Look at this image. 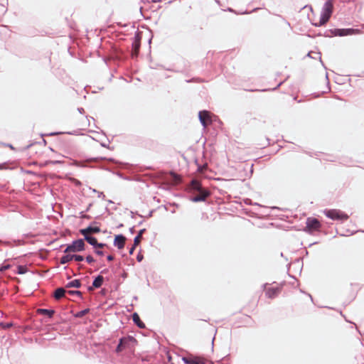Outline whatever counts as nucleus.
Returning a JSON list of instances; mask_svg holds the SVG:
<instances>
[{
    "label": "nucleus",
    "instance_id": "393cba45",
    "mask_svg": "<svg viewBox=\"0 0 364 364\" xmlns=\"http://www.w3.org/2000/svg\"><path fill=\"white\" fill-rule=\"evenodd\" d=\"M139 46H140V43L137 41H136L135 43H133V47H134V51L136 53L138 52V50L139 49Z\"/></svg>",
    "mask_w": 364,
    "mask_h": 364
},
{
    "label": "nucleus",
    "instance_id": "2f4dec72",
    "mask_svg": "<svg viewBox=\"0 0 364 364\" xmlns=\"http://www.w3.org/2000/svg\"><path fill=\"white\" fill-rule=\"evenodd\" d=\"M107 259L108 261H112L114 259V257L112 255H108Z\"/></svg>",
    "mask_w": 364,
    "mask_h": 364
},
{
    "label": "nucleus",
    "instance_id": "e433bc0d",
    "mask_svg": "<svg viewBox=\"0 0 364 364\" xmlns=\"http://www.w3.org/2000/svg\"><path fill=\"white\" fill-rule=\"evenodd\" d=\"M78 110L80 113H82L84 112V109L83 108H78Z\"/></svg>",
    "mask_w": 364,
    "mask_h": 364
},
{
    "label": "nucleus",
    "instance_id": "39448f33",
    "mask_svg": "<svg viewBox=\"0 0 364 364\" xmlns=\"http://www.w3.org/2000/svg\"><path fill=\"white\" fill-rule=\"evenodd\" d=\"M85 248V242L83 240L79 239L75 240L72 242L71 245H68L66 249L64 250V252H80L83 250Z\"/></svg>",
    "mask_w": 364,
    "mask_h": 364
},
{
    "label": "nucleus",
    "instance_id": "58836bf2",
    "mask_svg": "<svg viewBox=\"0 0 364 364\" xmlns=\"http://www.w3.org/2000/svg\"><path fill=\"white\" fill-rule=\"evenodd\" d=\"M174 178H176V180H178L179 178H178L177 176L174 175Z\"/></svg>",
    "mask_w": 364,
    "mask_h": 364
},
{
    "label": "nucleus",
    "instance_id": "4be33fe9",
    "mask_svg": "<svg viewBox=\"0 0 364 364\" xmlns=\"http://www.w3.org/2000/svg\"><path fill=\"white\" fill-rule=\"evenodd\" d=\"M87 230L88 232H90V234L91 233H97L100 231V229L99 227H91V226H89L87 228Z\"/></svg>",
    "mask_w": 364,
    "mask_h": 364
},
{
    "label": "nucleus",
    "instance_id": "c9c22d12",
    "mask_svg": "<svg viewBox=\"0 0 364 364\" xmlns=\"http://www.w3.org/2000/svg\"><path fill=\"white\" fill-rule=\"evenodd\" d=\"M141 259H142V256L138 255V256H137V260H138L139 262H140V261H141Z\"/></svg>",
    "mask_w": 364,
    "mask_h": 364
},
{
    "label": "nucleus",
    "instance_id": "ea45409f",
    "mask_svg": "<svg viewBox=\"0 0 364 364\" xmlns=\"http://www.w3.org/2000/svg\"><path fill=\"white\" fill-rule=\"evenodd\" d=\"M109 203H112L113 202L112 200H108Z\"/></svg>",
    "mask_w": 364,
    "mask_h": 364
},
{
    "label": "nucleus",
    "instance_id": "a211bd4d",
    "mask_svg": "<svg viewBox=\"0 0 364 364\" xmlns=\"http://www.w3.org/2000/svg\"><path fill=\"white\" fill-rule=\"evenodd\" d=\"M145 231H146L145 229H142V230H139L138 235L134 237V245H138L139 244L141 238L142 237V235L144 234V232Z\"/></svg>",
    "mask_w": 364,
    "mask_h": 364
},
{
    "label": "nucleus",
    "instance_id": "72a5a7b5",
    "mask_svg": "<svg viewBox=\"0 0 364 364\" xmlns=\"http://www.w3.org/2000/svg\"><path fill=\"white\" fill-rule=\"evenodd\" d=\"M100 159L102 160V159H104V158H95V159H93L92 160L94 161H98Z\"/></svg>",
    "mask_w": 364,
    "mask_h": 364
},
{
    "label": "nucleus",
    "instance_id": "4c0bfd02",
    "mask_svg": "<svg viewBox=\"0 0 364 364\" xmlns=\"http://www.w3.org/2000/svg\"><path fill=\"white\" fill-rule=\"evenodd\" d=\"M134 227L131 228H130V232H131L132 233H133V232H134Z\"/></svg>",
    "mask_w": 364,
    "mask_h": 364
},
{
    "label": "nucleus",
    "instance_id": "b1692460",
    "mask_svg": "<svg viewBox=\"0 0 364 364\" xmlns=\"http://www.w3.org/2000/svg\"><path fill=\"white\" fill-rule=\"evenodd\" d=\"M73 259H75L77 262H81L84 259V257L81 255H73Z\"/></svg>",
    "mask_w": 364,
    "mask_h": 364
},
{
    "label": "nucleus",
    "instance_id": "1a4fd4ad",
    "mask_svg": "<svg viewBox=\"0 0 364 364\" xmlns=\"http://www.w3.org/2000/svg\"><path fill=\"white\" fill-rule=\"evenodd\" d=\"M280 292L281 287H269L266 290V296L268 298L273 299L277 296Z\"/></svg>",
    "mask_w": 364,
    "mask_h": 364
},
{
    "label": "nucleus",
    "instance_id": "bb28decb",
    "mask_svg": "<svg viewBox=\"0 0 364 364\" xmlns=\"http://www.w3.org/2000/svg\"><path fill=\"white\" fill-rule=\"evenodd\" d=\"M93 192H97L98 193V197L102 198L103 200L105 199V196L103 192H97L95 189H93Z\"/></svg>",
    "mask_w": 364,
    "mask_h": 364
},
{
    "label": "nucleus",
    "instance_id": "cd10ccee",
    "mask_svg": "<svg viewBox=\"0 0 364 364\" xmlns=\"http://www.w3.org/2000/svg\"><path fill=\"white\" fill-rule=\"evenodd\" d=\"M95 253L98 255L102 256L104 255V252L102 250H96Z\"/></svg>",
    "mask_w": 364,
    "mask_h": 364
},
{
    "label": "nucleus",
    "instance_id": "412c9836",
    "mask_svg": "<svg viewBox=\"0 0 364 364\" xmlns=\"http://www.w3.org/2000/svg\"><path fill=\"white\" fill-rule=\"evenodd\" d=\"M90 311V309H85L84 310H82L80 311H78L77 313H76L75 314V316L76 318H82V316H84L85 315H86L87 313H89Z\"/></svg>",
    "mask_w": 364,
    "mask_h": 364
},
{
    "label": "nucleus",
    "instance_id": "c85d7f7f",
    "mask_svg": "<svg viewBox=\"0 0 364 364\" xmlns=\"http://www.w3.org/2000/svg\"><path fill=\"white\" fill-rule=\"evenodd\" d=\"M104 246H105V244H104V243H98V242H97L96 247H100V248H102V247H103Z\"/></svg>",
    "mask_w": 364,
    "mask_h": 364
},
{
    "label": "nucleus",
    "instance_id": "c756f323",
    "mask_svg": "<svg viewBox=\"0 0 364 364\" xmlns=\"http://www.w3.org/2000/svg\"><path fill=\"white\" fill-rule=\"evenodd\" d=\"M136 245H134L130 248V250H129V254H130V255L133 254V252H134V250H135V247H136Z\"/></svg>",
    "mask_w": 364,
    "mask_h": 364
},
{
    "label": "nucleus",
    "instance_id": "aec40b11",
    "mask_svg": "<svg viewBox=\"0 0 364 364\" xmlns=\"http://www.w3.org/2000/svg\"><path fill=\"white\" fill-rule=\"evenodd\" d=\"M89 244L92 245L94 247H96L97 245V239L92 236L86 237L85 240Z\"/></svg>",
    "mask_w": 364,
    "mask_h": 364
},
{
    "label": "nucleus",
    "instance_id": "f8f14e48",
    "mask_svg": "<svg viewBox=\"0 0 364 364\" xmlns=\"http://www.w3.org/2000/svg\"><path fill=\"white\" fill-rule=\"evenodd\" d=\"M103 281H104V278L101 275H98L93 281L92 282V287H90L88 288V290L89 291H92L93 289V287L95 288H100L102 285V283H103Z\"/></svg>",
    "mask_w": 364,
    "mask_h": 364
},
{
    "label": "nucleus",
    "instance_id": "2eb2a0df",
    "mask_svg": "<svg viewBox=\"0 0 364 364\" xmlns=\"http://www.w3.org/2000/svg\"><path fill=\"white\" fill-rule=\"evenodd\" d=\"M38 312L41 314L47 316L48 318H51L53 316L55 311L52 309H38Z\"/></svg>",
    "mask_w": 364,
    "mask_h": 364
},
{
    "label": "nucleus",
    "instance_id": "ddd939ff",
    "mask_svg": "<svg viewBox=\"0 0 364 364\" xmlns=\"http://www.w3.org/2000/svg\"><path fill=\"white\" fill-rule=\"evenodd\" d=\"M67 294V291L64 288H58L54 292V297L55 299H60Z\"/></svg>",
    "mask_w": 364,
    "mask_h": 364
},
{
    "label": "nucleus",
    "instance_id": "7c9ffc66",
    "mask_svg": "<svg viewBox=\"0 0 364 364\" xmlns=\"http://www.w3.org/2000/svg\"><path fill=\"white\" fill-rule=\"evenodd\" d=\"M18 272L19 274H23V267H22V266H19V267H18Z\"/></svg>",
    "mask_w": 364,
    "mask_h": 364
},
{
    "label": "nucleus",
    "instance_id": "4468645a",
    "mask_svg": "<svg viewBox=\"0 0 364 364\" xmlns=\"http://www.w3.org/2000/svg\"><path fill=\"white\" fill-rule=\"evenodd\" d=\"M134 323L140 328H144L145 324L141 321L139 315L136 313H134L132 315Z\"/></svg>",
    "mask_w": 364,
    "mask_h": 364
},
{
    "label": "nucleus",
    "instance_id": "423d86ee",
    "mask_svg": "<svg viewBox=\"0 0 364 364\" xmlns=\"http://www.w3.org/2000/svg\"><path fill=\"white\" fill-rule=\"evenodd\" d=\"M306 223V230L310 232L317 231L321 228V223L316 218H308Z\"/></svg>",
    "mask_w": 364,
    "mask_h": 364
},
{
    "label": "nucleus",
    "instance_id": "f03ea898",
    "mask_svg": "<svg viewBox=\"0 0 364 364\" xmlns=\"http://www.w3.org/2000/svg\"><path fill=\"white\" fill-rule=\"evenodd\" d=\"M191 188L198 193L193 198V201L194 202L204 201L210 196V192L203 188L200 183L196 180L192 181Z\"/></svg>",
    "mask_w": 364,
    "mask_h": 364
},
{
    "label": "nucleus",
    "instance_id": "9b49d317",
    "mask_svg": "<svg viewBox=\"0 0 364 364\" xmlns=\"http://www.w3.org/2000/svg\"><path fill=\"white\" fill-rule=\"evenodd\" d=\"M182 360L185 364H205L204 359L201 358H190L187 357H183Z\"/></svg>",
    "mask_w": 364,
    "mask_h": 364
},
{
    "label": "nucleus",
    "instance_id": "0eeeda50",
    "mask_svg": "<svg viewBox=\"0 0 364 364\" xmlns=\"http://www.w3.org/2000/svg\"><path fill=\"white\" fill-rule=\"evenodd\" d=\"M359 33V30L353 28H336L332 31V33L335 36H344L353 34H357Z\"/></svg>",
    "mask_w": 364,
    "mask_h": 364
},
{
    "label": "nucleus",
    "instance_id": "20e7f679",
    "mask_svg": "<svg viewBox=\"0 0 364 364\" xmlns=\"http://www.w3.org/2000/svg\"><path fill=\"white\" fill-rule=\"evenodd\" d=\"M324 214L326 217L333 220H347L348 219V215L342 212L340 210L331 209V210H324Z\"/></svg>",
    "mask_w": 364,
    "mask_h": 364
},
{
    "label": "nucleus",
    "instance_id": "7ed1b4c3",
    "mask_svg": "<svg viewBox=\"0 0 364 364\" xmlns=\"http://www.w3.org/2000/svg\"><path fill=\"white\" fill-rule=\"evenodd\" d=\"M136 343V339L131 336L122 337L119 340V343L117 346L116 352L120 353L124 349H132L134 344Z\"/></svg>",
    "mask_w": 364,
    "mask_h": 364
},
{
    "label": "nucleus",
    "instance_id": "9d476101",
    "mask_svg": "<svg viewBox=\"0 0 364 364\" xmlns=\"http://www.w3.org/2000/svg\"><path fill=\"white\" fill-rule=\"evenodd\" d=\"M126 237L122 235H118L115 237L114 240V245L118 249H123L125 245Z\"/></svg>",
    "mask_w": 364,
    "mask_h": 364
},
{
    "label": "nucleus",
    "instance_id": "6ab92c4d",
    "mask_svg": "<svg viewBox=\"0 0 364 364\" xmlns=\"http://www.w3.org/2000/svg\"><path fill=\"white\" fill-rule=\"evenodd\" d=\"M66 294L70 296L71 297L77 296L79 298H82L81 291L77 290H68L67 291Z\"/></svg>",
    "mask_w": 364,
    "mask_h": 364
},
{
    "label": "nucleus",
    "instance_id": "6e6552de",
    "mask_svg": "<svg viewBox=\"0 0 364 364\" xmlns=\"http://www.w3.org/2000/svg\"><path fill=\"white\" fill-rule=\"evenodd\" d=\"M199 120L204 127L211 122L210 112L205 110L199 112Z\"/></svg>",
    "mask_w": 364,
    "mask_h": 364
},
{
    "label": "nucleus",
    "instance_id": "f704fd0d",
    "mask_svg": "<svg viewBox=\"0 0 364 364\" xmlns=\"http://www.w3.org/2000/svg\"><path fill=\"white\" fill-rule=\"evenodd\" d=\"M107 272H108V269H103V270H102V271H101V273H102V274H105V273H107Z\"/></svg>",
    "mask_w": 364,
    "mask_h": 364
},
{
    "label": "nucleus",
    "instance_id": "f3484780",
    "mask_svg": "<svg viewBox=\"0 0 364 364\" xmlns=\"http://www.w3.org/2000/svg\"><path fill=\"white\" fill-rule=\"evenodd\" d=\"M68 254L63 255L60 258V263L62 264H65L69 262L70 261H71L72 259H73V255L70 254V252H68Z\"/></svg>",
    "mask_w": 364,
    "mask_h": 364
},
{
    "label": "nucleus",
    "instance_id": "a878e982",
    "mask_svg": "<svg viewBox=\"0 0 364 364\" xmlns=\"http://www.w3.org/2000/svg\"><path fill=\"white\" fill-rule=\"evenodd\" d=\"M86 261L87 263L91 264L95 262V259L91 255H88L86 257Z\"/></svg>",
    "mask_w": 364,
    "mask_h": 364
},
{
    "label": "nucleus",
    "instance_id": "f257e3e1",
    "mask_svg": "<svg viewBox=\"0 0 364 364\" xmlns=\"http://www.w3.org/2000/svg\"><path fill=\"white\" fill-rule=\"evenodd\" d=\"M333 11V0H327L321 11L320 19L318 23H316L314 25L316 26H321L326 24L329 18H331Z\"/></svg>",
    "mask_w": 364,
    "mask_h": 364
},
{
    "label": "nucleus",
    "instance_id": "5701e85b",
    "mask_svg": "<svg viewBox=\"0 0 364 364\" xmlns=\"http://www.w3.org/2000/svg\"><path fill=\"white\" fill-rule=\"evenodd\" d=\"M80 232L85 236V240H86V237H90V232L87 230V228L85 229H81Z\"/></svg>",
    "mask_w": 364,
    "mask_h": 364
},
{
    "label": "nucleus",
    "instance_id": "473e14b6",
    "mask_svg": "<svg viewBox=\"0 0 364 364\" xmlns=\"http://www.w3.org/2000/svg\"><path fill=\"white\" fill-rule=\"evenodd\" d=\"M9 267L8 266H3L1 267H0V272H3L4 270H6Z\"/></svg>",
    "mask_w": 364,
    "mask_h": 364
},
{
    "label": "nucleus",
    "instance_id": "dca6fc26",
    "mask_svg": "<svg viewBox=\"0 0 364 364\" xmlns=\"http://www.w3.org/2000/svg\"><path fill=\"white\" fill-rule=\"evenodd\" d=\"M81 286V282L79 279H74L70 281L65 285V288L75 287L79 288Z\"/></svg>",
    "mask_w": 364,
    "mask_h": 364
}]
</instances>
